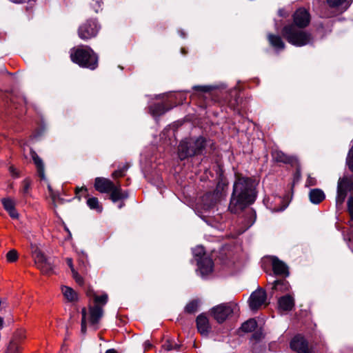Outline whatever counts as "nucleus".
<instances>
[{
  "label": "nucleus",
  "instance_id": "nucleus-1",
  "mask_svg": "<svg viewBox=\"0 0 353 353\" xmlns=\"http://www.w3.org/2000/svg\"><path fill=\"white\" fill-rule=\"evenodd\" d=\"M235 176L228 209L232 213L238 214L254 202L256 198V183L250 177L239 174Z\"/></svg>",
  "mask_w": 353,
  "mask_h": 353
},
{
  "label": "nucleus",
  "instance_id": "nucleus-2",
  "mask_svg": "<svg viewBox=\"0 0 353 353\" xmlns=\"http://www.w3.org/2000/svg\"><path fill=\"white\" fill-rule=\"evenodd\" d=\"M293 24L283 27L281 33L288 43L295 46H303L309 44L313 39L310 33L301 30L307 27L310 22L308 11L303 8L296 10L293 14Z\"/></svg>",
  "mask_w": 353,
  "mask_h": 353
},
{
  "label": "nucleus",
  "instance_id": "nucleus-3",
  "mask_svg": "<svg viewBox=\"0 0 353 353\" xmlns=\"http://www.w3.org/2000/svg\"><path fill=\"white\" fill-rule=\"evenodd\" d=\"M70 59L83 68L94 70L98 66V56L91 48L86 46H79L72 49Z\"/></svg>",
  "mask_w": 353,
  "mask_h": 353
},
{
  "label": "nucleus",
  "instance_id": "nucleus-4",
  "mask_svg": "<svg viewBox=\"0 0 353 353\" xmlns=\"http://www.w3.org/2000/svg\"><path fill=\"white\" fill-rule=\"evenodd\" d=\"M206 146V140L202 137L182 141L178 148L179 157L183 160L188 157L202 154Z\"/></svg>",
  "mask_w": 353,
  "mask_h": 353
},
{
  "label": "nucleus",
  "instance_id": "nucleus-5",
  "mask_svg": "<svg viewBox=\"0 0 353 353\" xmlns=\"http://www.w3.org/2000/svg\"><path fill=\"white\" fill-rule=\"evenodd\" d=\"M238 306L235 303L230 302L220 304L211 310L214 319L219 323H223L237 309Z\"/></svg>",
  "mask_w": 353,
  "mask_h": 353
},
{
  "label": "nucleus",
  "instance_id": "nucleus-6",
  "mask_svg": "<svg viewBox=\"0 0 353 353\" xmlns=\"http://www.w3.org/2000/svg\"><path fill=\"white\" fill-rule=\"evenodd\" d=\"M349 192H353L352 179L347 176L339 178L337 183L336 205H341L343 203Z\"/></svg>",
  "mask_w": 353,
  "mask_h": 353
},
{
  "label": "nucleus",
  "instance_id": "nucleus-7",
  "mask_svg": "<svg viewBox=\"0 0 353 353\" xmlns=\"http://www.w3.org/2000/svg\"><path fill=\"white\" fill-rule=\"evenodd\" d=\"M32 256L35 264L43 274H49L53 269V266L48 259L42 253L37 246L31 245Z\"/></svg>",
  "mask_w": 353,
  "mask_h": 353
},
{
  "label": "nucleus",
  "instance_id": "nucleus-8",
  "mask_svg": "<svg viewBox=\"0 0 353 353\" xmlns=\"http://www.w3.org/2000/svg\"><path fill=\"white\" fill-rule=\"evenodd\" d=\"M99 30V26L94 20H89L82 24L78 31L79 37L83 40L94 37Z\"/></svg>",
  "mask_w": 353,
  "mask_h": 353
},
{
  "label": "nucleus",
  "instance_id": "nucleus-9",
  "mask_svg": "<svg viewBox=\"0 0 353 353\" xmlns=\"http://www.w3.org/2000/svg\"><path fill=\"white\" fill-rule=\"evenodd\" d=\"M267 296L265 292L262 289H259L250 295L249 299L250 307L252 310H258L262 305H267Z\"/></svg>",
  "mask_w": 353,
  "mask_h": 353
},
{
  "label": "nucleus",
  "instance_id": "nucleus-10",
  "mask_svg": "<svg viewBox=\"0 0 353 353\" xmlns=\"http://www.w3.org/2000/svg\"><path fill=\"white\" fill-rule=\"evenodd\" d=\"M290 347L298 353H310L307 343L301 336H296L290 343Z\"/></svg>",
  "mask_w": 353,
  "mask_h": 353
},
{
  "label": "nucleus",
  "instance_id": "nucleus-11",
  "mask_svg": "<svg viewBox=\"0 0 353 353\" xmlns=\"http://www.w3.org/2000/svg\"><path fill=\"white\" fill-rule=\"evenodd\" d=\"M115 184L110 179L97 177L95 179L94 188L101 193H108L112 190Z\"/></svg>",
  "mask_w": 353,
  "mask_h": 353
},
{
  "label": "nucleus",
  "instance_id": "nucleus-12",
  "mask_svg": "<svg viewBox=\"0 0 353 353\" xmlns=\"http://www.w3.org/2000/svg\"><path fill=\"white\" fill-rule=\"evenodd\" d=\"M196 322L198 332L201 335L207 336L211 330L207 316L203 314H200L197 316Z\"/></svg>",
  "mask_w": 353,
  "mask_h": 353
},
{
  "label": "nucleus",
  "instance_id": "nucleus-13",
  "mask_svg": "<svg viewBox=\"0 0 353 353\" xmlns=\"http://www.w3.org/2000/svg\"><path fill=\"white\" fill-rule=\"evenodd\" d=\"M272 266L275 274L283 276H288L289 275L288 268L286 264L276 257L272 258Z\"/></svg>",
  "mask_w": 353,
  "mask_h": 353
},
{
  "label": "nucleus",
  "instance_id": "nucleus-14",
  "mask_svg": "<svg viewBox=\"0 0 353 353\" xmlns=\"http://www.w3.org/2000/svg\"><path fill=\"white\" fill-rule=\"evenodd\" d=\"M103 310L100 305H93L89 307V321L92 325H96L103 316Z\"/></svg>",
  "mask_w": 353,
  "mask_h": 353
},
{
  "label": "nucleus",
  "instance_id": "nucleus-15",
  "mask_svg": "<svg viewBox=\"0 0 353 353\" xmlns=\"http://www.w3.org/2000/svg\"><path fill=\"white\" fill-rule=\"evenodd\" d=\"M198 267L203 276L208 275L212 272L213 261L210 258L207 256L201 258L198 261Z\"/></svg>",
  "mask_w": 353,
  "mask_h": 353
},
{
  "label": "nucleus",
  "instance_id": "nucleus-16",
  "mask_svg": "<svg viewBox=\"0 0 353 353\" xmlns=\"http://www.w3.org/2000/svg\"><path fill=\"white\" fill-rule=\"evenodd\" d=\"M31 157L33 160L34 163L36 165L38 175L41 180L46 181V177L45 175L44 164L42 159L37 155L34 151H31Z\"/></svg>",
  "mask_w": 353,
  "mask_h": 353
},
{
  "label": "nucleus",
  "instance_id": "nucleus-17",
  "mask_svg": "<svg viewBox=\"0 0 353 353\" xmlns=\"http://www.w3.org/2000/svg\"><path fill=\"white\" fill-rule=\"evenodd\" d=\"M264 202L267 207L272 212L282 211L285 208V206L281 205L283 202V199L279 196H274L272 201L268 198L264 200Z\"/></svg>",
  "mask_w": 353,
  "mask_h": 353
},
{
  "label": "nucleus",
  "instance_id": "nucleus-18",
  "mask_svg": "<svg viewBox=\"0 0 353 353\" xmlns=\"http://www.w3.org/2000/svg\"><path fill=\"white\" fill-rule=\"evenodd\" d=\"M110 192V199L114 203L119 200L125 199L128 197V194L126 192L122 190L121 185L119 183L114 185V188H112V190H111Z\"/></svg>",
  "mask_w": 353,
  "mask_h": 353
},
{
  "label": "nucleus",
  "instance_id": "nucleus-19",
  "mask_svg": "<svg viewBox=\"0 0 353 353\" xmlns=\"http://www.w3.org/2000/svg\"><path fill=\"white\" fill-rule=\"evenodd\" d=\"M172 106L167 107L164 103H155L150 107V112L154 117H159L170 110Z\"/></svg>",
  "mask_w": 353,
  "mask_h": 353
},
{
  "label": "nucleus",
  "instance_id": "nucleus-20",
  "mask_svg": "<svg viewBox=\"0 0 353 353\" xmlns=\"http://www.w3.org/2000/svg\"><path fill=\"white\" fill-rule=\"evenodd\" d=\"M294 299L290 295H285L279 300V309L283 311H290L294 307Z\"/></svg>",
  "mask_w": 353,
  "mask_h": 353
},
{
  "label": "nucleus",
  "instance_id": "nucleus-21",
  "mask_svg": "<svg viewBox=\"0 0 353 353\" xmlns=\"http://www.w3.org/2000/svg\"><path fill=\"white\" fill-rule=\"evenodd\" d=\"M309 198L312 203L319 204L325 199V195L322 190L315 188L310 191Z\"/></svg>",
  "mask_w": 353,
  "mask_h": 353
},
{
  "label": "nucleus",
  "instance_id": "nucleus-22",
  "mask_svg": "<svg viewBox=\"0 0 353 353\" xmlns=\"http://www.w3.org/2000/svg\"><path fill=\"white\" fill-rule=\"evenodd\" d=\"M268 39L274 48L276 50H283L285 48V45L280 36L268 34Z\"/></svg>",
  "mask_w": 353,
  "mask_h": 353
},
{
  "label": "nucleus",
  "instance_id": "nucleus-23",
  "mask_svg": "<svg viewBox=\"0 0 353 353\" xmlns=\"http://www.w3.org/2000/svg\"><path fill=\"white\" fill-rule=\"evenodd\" d=\"M61 292L67 301L74 302L78 300V294L72 288L63 285L61 287Z\"/></svg>",
  "mask_w": 353,
  "mask_h": 353
},
{
  "label": "nucleus",
  "instance_id": "nucleus-24",
  "mask_svg": "<svg viewBox=\"0 0 353 353\" xmlns=\"http://www.w3.org/2000/svg\"><path fill=\"white\" fill-rule=\"evenodd\" d=\"M87 295L93 297L94 301V305H100L102 307L108 302V296L107 294H103L99 296L95 294L92 290H88L87 292Z\"/></svg>",
  "mask_w": 353,
  "mask_h": 353
},
{
  "label": "nucleus",
  "instance_id": "nucleus-25",
  "mask_svg": "<svg viewBox=\"0 0 353 353\" xmlns=\"http://www.w3.org/2000/svg\"><path fill=\"white\" fill-rule=\"evenodd\" d=\"M274 290L281 291L282 292H287L290 289L289 283L285 280H277L274 282L273 288Z\"/></svg>",
  "mask_w": 353,
  "mask_h": 353
},
{
  "label": "nucleus",
  "instance_id": "nucleus-26",
  "mask_svg": "<svg viewBox=\"0 0 353 353\" xmlns=\"http://www.w3.org/2000/svg\"><path fill=\"white\" fill-rule=\"evenodd\" d=\"M87 205L91 210H94L97 212H101L103 210L102 205L100 204L99 199L96 197H90L87 199Z\"/></svg>",
  "mask_w": 353,
  "mask_h": 353
},
{
  "label": "nucleus",
  "instance_id": "nucleus-27",
  "mask_svg": "<svg viewBox=\"0 0 353 353\" xmlns=\"http://www.w3.org/2000/svg\"><path fill=\"white\" fill-rule=\"evenodd\" d=\"M257 326L255 319H250L241 325V330L244 332H252Z\"/></svg>",
  "mask_w": 353,
  "mask_h": 353
},
{
  "label": "nucleus",
  "instance_id": "nucleus-28",
  "mask_svg": "<svg viewBox=\"0 0 353 353\" xmlns=\"http://www.w3.org/2000/svg\"><path fill=\"white\" fill-rule=\"evenodd\" d=\"M272 158L274 161L281 163L290 162V158L281 151L275 150L272 153Z\"/></svg>",
  "mask_w": 353,
  "mask_h": 353
},
{
  "label": "nucleus",
  "instance_id": "nucleus-29",
  "mask_svg": "<svg viewBox=\"0 0 353 353\" xmlns=\"http://www.w3.org/2000/svg\"><path fill=\"white\" fill-rule=\"evenodd\" d=\"M32 186V180L30 178H26L21 182V192L24 195L30 194Z\"/></svg>",
  "mask_w": 353,
  "mask_h": 353
},
{
  "label": "nucleus",
  "instance_id": "nucleus-30",
  "mask_svg": "<svg viewBox=\"0 0 353 353\" xmlns=\"http://www.w3.org/2000/svg\"><path fill=\"white\" fill-rule=\"evenodd\" d=\"M247 223L245 230H247L252 226L256 220V213L252 210H249L247 214Z\"/></svg>",
  "mask_w": 353,
  "mask_h": 353
},
{
  "label": "nucleus",
  "instance_id": "nucleus-31",
  "mask_svg": "<svg viewBox=\"0 0 353 353\" xmlns=\"http://www.w3.org/2000/svg\"><path fill=\"white\" fill-rule=\"evenodd\" d=\"M20 351V346L19 342L15 340H12L8 345L7 352L8 353H19Z\"/></svg>",
  "mask_w": 353,
  "mask_h": 353
},
{
  "label": "nucleus",
  "instance_id": "nucleus-32",
  "mask_svg": "<svg viewBox=\"0 0 353 353\" xmlns=\"http://www.w3.org/2000/svg\"><path fill=\"white\" fill-rule=\"evenodd\" d=\"M129 166L130 165L128 163L123 165L121 168L115 170L112 173V177L116 179V178H119V177L123 176L125 175V172L128 170Z\"/></svg>",
  "mask_w": 353,
  "mask_h": 353
},
{
  "label": "nucleus",
  "instance_id": "nucleus-33",
  "mask_svg": "<svg viewBox=\"0 0 353 353\" xmlns=\"http://www.w3.org/2000/svg\"><path fill=\"white\" fill-rule=\"evenodd\" d=\"M3 206L6 211L12 210L14 208V203L13 200L10 198H3L1 200Z\"/></svg>",
  "mask_w": 353,
  "mask_h": 353
},
{
  "label": "nucleus",
  "instance_id": "nucleus-34",
  "mask_svg": "<svg viewBox=\"0 0 353 353\" xmlns=\"http://www.w3.org/2000/svg\"><path fill=\"white\" fill-rule=\"evenodd\" d=\"M198 305L199 303L196 301H192L187 304L185 310L188 313H194L197 310Z\"/></svg>",
  "mask_w": 353,
  "mask_h": 353
},
{
  "label": "nucleus",
  "instance_id": "nucleus-35",
  "mask_svg": "<svg viewBox=\"0 0 353 353\" xmlns=\"http://www.w3.org/2000/svg\"><path fill=\"white\" fill-rule=\"evenodd\" d=\"M328 5L332 8H338L341 6L345 4V9L347 6L346 4L347 0H327Z\"/></svg>",
  "mask_w": 353,
  "mask_h": 353
},
{
  "label": "nucleus",
  "instance_id": "nucleus-36",
  "mask_svg": "<svg viewBox=\"0 0 353 353\" xmlns=\"http://www.w3.org/2000/svg\"><path fill=\"white\" fill-rule=\"evenodd\" d=\"M18 259V253L16 250H10L6 254V259L10 263L15 262Z\"/></svg>",
  "mask_w": 353,
  "mask_h": 353
},
{
  "label": "nucleus",
  "instance_id": "nucleus-37",
  "mask_svg": "<svg viewBox=\"0 0 353 353\" xmlns=\"http://www.w3.org/2000/svg\"><path fill=\"white\" fill-rule=\"evenodd\" d=\"M162 347L166 351H170L172 350H178L179 345L177 344H173L171 341H167L163 345Z\"/></svg>",
  "mask_w": 353,
  "mask_h": 353
},
{
  "label": "nucleus",
  "instance_id": "nucleus-38",
  "mask_svg": "<svg viewBox=\"0 0 353 353\" xmlns=\"http://www.w3.org/2000/svg\"><path fill=\"white\" fill-rule=\"evenodd\" d=\"M82 319H81V332L85 334L86 332V321L85 318L87 315V311L85 308H83L81 310Z\"/></svg>",
  "mask_w": 353,
  "mask_h": 353
},
{
  "label": "nucleus",
  "instance_id": "nucleus-39",
  "mask_svg": "<svg viewBox=\"0 0 353 353\" xmlns=\"http://www.w3.org/2000/svg\"><path fill=\"white\" fill-rule=\"evenodd\" d=\"M346 161L349 168L353 172V145L348 152Z\"/></svg>",
  "mask_w": 353,
  "mask_h": 353
},
{
  "label": "nucleus",
  "instance_id": "nucleus-40",
  "mask_svg": "<svg viewBox=\"0 0 353 353\" xmlns=\"http://www.w3.org/2000/svg\"><path fill=\"white\" fill-rule=\"evenodd\" d=\"M347 208L351 219L353 221V196H350L348 199Z\"/></svg>",
  "mask_w": 353,
  "mask_h": 353
},
{
  "label": "nucleus",
  "instance_id": "nucleus-41",
  "mask_svg": "<svg viewBox=\"0 0 353 353\" xmlns=\"http://www.w3.org/2000/svg\"><path fill=\"white\" fill-rule=\"evenodd\" d=\"M72 277L75 280V281L80 285H82L83 284V278L78 274L77 271H74L72 272Z\"/></svg>",
  "mask_w": 353,
  "mask_h": 353
},
{
  "label": "nucleus",
  "instance_id": "nucleus-42",
  "mask_svg": "<svg viewBox=\"0 0 353 353\" xmlns=\"http://www.w3.org/2000/svg\"><path fill=\"white\" fill-rule=\"evenodd\" d=\"M316 184V179L314 177L308 176L306 181V186H313Z\"/></svg>",
  "mask_w": 353,
  "mask_h": 353
},
{
  "label": "nucleus",
  "instance_id": "nucleus-43",
  "mask_svg": "<svg viewBox=\"0 0 353 353\" xmlns=\"http://www.w3.org/2000/svg\"><path fill=\"white\" fill-rule=\"evenodd\" d=\"M102 1L101 0H96L95 4L93 5V8L96 12H98L99 10L101 9Z\"/></svg>",
  "mask_w": 353,
  "mask_h": 353
},
{
  "label": "nucleus",
  "instance_id": "nucleus-44",
  "mask_svg": "<svg viewBox=\"0 0 353 353\" xmlns=\"http://www.w3.org/2000/svg\"><path fill=\"white\" fill-rule=\"evenodd\" d=\"M8 212L9 213L10 216L12 219H17L19 216V214H18L17 212L16 211L15 208H14L12 210H8Z\"/></svg>",
  "mask_w": 353,
  "mask_h": 353
},
{
  "label": "nucleus",
  "instance_id": "nucleus-45",
  "mask_svg": "<svg viewBox=\"0 0 353 353\" xmlns=\"http://www.w3.org/2000/svg\"><path fill=\"white\" fill-rule=\"evenodd\" d=\"M88 190L86 188L82 187V188H76V194L79 195L80 192H82L83 194H85V196L87 194Z\"/></svg>",
  "mask_w": 353,
  "mask_h": 353
},
{
  "label": "nucleus",
  "instance_id": "nucleus-46",
  "mask_svg": "<svg viewBox=\"0 0 353 353\" xmlns=\"http://www.w3.org/2000/svg\"><path fill=\"white\" fill-rule=\"evenodd\" d=\"M66 263H67L68 265L69 266V268H70L72 272L74 271H76L74 268L72 259L71 258H67Z\"/></svg>",
  "mask_w": 353,
  "mask_h": 353
},
{
  "label": "nucleus",
  "instance_id": "nucleus-47",
  "mask_svg": "<svg viewBox=\"0 0 353 353\" xmlns=\"http://www.w3.org/2000/svg\"><path fill=\"white\" fill-rule=\"evenodd\" d=\"M194 89L196 90L201 91V92H208L209 88L207 86H195Z\"/></svg>",
  "mask_w": 353,
  "mask_h": 353
},
{
  "label": "nucleus",
  "instance_id": "nucleus-48",
  "mask_svg": "<svg viewBox=\"0 0 353 353\" xmlns=\"http://www.w3.org/2000/svg\"><path fill=\"white\" fill-rule=\"evenodd\" d=\"M278 13H279V15L280 17H286V14L285 12V10L283 9H279V11H278Z\"/></svg>",
  "mask_w": 353,
  "mask_h": 353
},
{
  "label": "nucleus",
  "instance_id": "nucleus-49",
  "mask_svg": "<svg viewBox=\"0 0 353 353\" xmlns=\"http://www.w3.org/2000/svg\"><path fill=\"white\" fill-rule=\"evenodd\" d=\"M252 337L256 340H259L261 337V333L256 332L253 334Z\"/></svg>",
  "mask_w": 353,
  "mask_h": 353
},
{
  "label": "nucleus",
  "instance_id": "nucleus-50",
  "mask_svg": "<svg viewBox=\"0 0 353 353\" xmlns=\"http://www.w3.org/2000/svg\"><path fill=\"white\" fill-rule=\"evenodd\" d=\"M10 172H12V174L15 176V177H18L19 175L17 174V173L15 172L14 169L13 168H10Z\"/></svg>",
  "mask_w": 353,
  "mask_h": 353
},
{
  "label": "nucleus",
  "instance_id": "nucleus-51",
  "mask_svg": "<svg viewBox=\"0 0 353 353\" xmlns=\"http://www.w3.org/2000/svg\"><path fill=\"white\" fill-rule=\"evenodd\" d=\"M105 353H117V351L114 349L108 350Z\"/></svg>",
  "mask_w": 353,
  "mask_h": 353
},
{
  "label": "nucleus",
  "instance_id": "nucleus-52",
  "mask_svg": "<svg viewBox=\"0 0 353 353\" xmlns=\"http://www.w3.org/2000/svg\"><path fill=\"white\" fill-rule=\"evenodd\" d=\"M125 205V203L123 202H121L119 205V208L121 209Z\"/></svg>",
  "mask_w": 353,
  "mask_h": 353
},
{
  "label": "nucleus",
  "instance_id": "nucleus-53",
  "mask_svg": "<svg viewBox=\"0 0 353 353\" xmlns=\"http://www.w3.org/2000/svg\"><path fill=\"white\" fill-rule=\"evenodd\" d=\"M2 325H3V319L1 318H0V328L2 327Z\"/></svg>",
  "mask_w": 353,
  "mask_h": 353
},
{
  "label": "nucleus",
  "instance_id": "nucleus-54",
  "mask_svg": "<svg viewBox=\"0 0 353 353\" xmlns=\"http://www.w3.org/2000/svg\"><path fill=\"white\" fill-rule=\"evenodd\" d=\"M198 249L199 250V253H201L203 252V248H199Z\"/></svg>",
  "mask_w": 353,
  "mask_h": 353
},
{
  "label": "nucleus",
  "instance_id": "nucleus-55",
  "mask_svg": "<svg viewBox=\"0 0 353 353\" xmlns=\"http://www.w3.org/2000/svg\"><path fill=\"white\" fill-rule=\"evenodd\" d=\"M48 190H49L50 192H51V191H52V188H51V186H50V185H48Z\"/></svg>",
  "mask_w": 353,
  "mask_h": 353
},
{
  "label": "nucleus",
  "instance_id": "nucleus-56",
  "mask_svg": "<svg viewBox=\"0 0 353 353\" xmlns=\"http://www.w3.org/2000/svg\"><path fill=\"white\" fill-rule=\"evenodd\" d=\"M210 196H211L210 194H207V195H205V197H206V198H207V197H210Z\"/></svg>",
  "mask_w": 353,
  "mask_h": 353
}]
</instances>
